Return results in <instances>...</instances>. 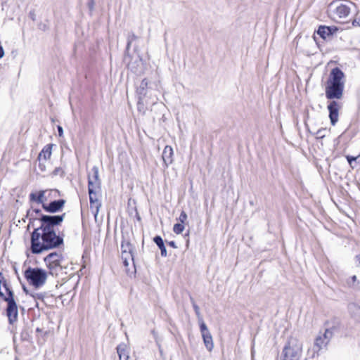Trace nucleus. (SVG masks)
Listing matches in <instances>:
<instances>
[{
  "mask_svg": "<svg viewBox=\"0 0 360 360\" xmlns=\"http://www.w3.org/2000/svg\"><path fill=\"white\" fill-rule=\"evenodd\" d=\"M150 82L148 79L144 78L141 82L139 87L136 89V94L138 97L141 98H146L150 90L149 86Z\"/></svg>",
  "mask_w": 360,
  "mask_h": 360,
  "instance_id": "obj_17",
  "label": "nucleus"
},
{
  "mask_svg": "<svg viewBox=\"0 0 360 360\" xmlns=\"http://www.w3.org/2000/svg\"><path fill=\"white\" fill-rule=\"evenodd\" d=\"M46 294V292H32L30 296L32 297L34 300H39L44 302V297Z\"/></svg>",
  "mask_w": 360,
  "mask_h": 360,
  "instance_id": "obj_32",
  "label": "nucleus"
},
{
  "mask_svg": "<svg viewBox=\"0 0 360 360\" xmlns=\"http://www.w3.org/2000/svg\"><path fill=\"white\" fill-rule=\"evenodd\" d=\"M184 230V225L182 223H176L174 225L173 231L176 234H181Z\"/></svg>",
  "mask_w": 360,
  "mask_h": 360,
  "instance_id": "obj_29",
  "label": "nucleus"
},
{
  "mask_svg": "<svg viewBox=\"0 0 360 360\" xmlns=\"http://www.w3.org/2000/svg\"><path fill=\"white\" fill-rule=\"evenodd\" d=\"M128 233H124L122 231V241H121V250L122 255H129L131 257V261L133 262V264L135 266L134 262V249L135 247L133 244L131 243L129 238H127L128 236Z\"/></svg>",
  "mask_w": 360,
  "mask_h": 360,
  "instance_id": "obj_9",
  "label": "nucleus"
},
{
  "mask_svg": "<svg viewBox=\"0 0 360 360\" xmlns=\"http://www.w3.org/2000/svg\"><path fill=\"white\" fill-rule=\"evenodd\" d=\"M51 122H55V120L53 118H51Z\"/></svg>",
  "mask_w": 360,
  "mask_h": 360,
  "instance_id": "obj_55",
  "label": "nucleus"
},
{
  "mask_svg": "<svg viewBox=\"0 0 360 360\" xmlns=\"http://www.w3.org/2000/svg\"><path fill=\"white\" fill-rule=\"evenodd\" d=\"M0 299L6 303L16 302L14 291L2 272H0Z\"/></svg>",
  "mask_w": 360,
  "mask_h": 360,
  "instance_id": "obj_6",
  "label": "nucleus"
},
{
  "mask_svg": "<svg viewBox=\"0 0 360 360\" xmlns=\"http://www.w3.org/2000/svg\"><path fill=\"white\" fill-rule=\"evenodd\" d=\"M359 155H360V154Z\"/></svg>",
  "mask_w": 360,
  "mask_h": 360,
  "instance_id": "obj_59",
  "label": "nucleus"
},
{
  "mask_svg": "<svg viewBox=\"0 0 360 360\" xmlns=\"http://www.w3.org/2000/svg\"><path fill=\"white\" fill-rule=\"evenodd\" d=\"M153 241L160 249L161 256L162 257H166L167 256V251L162 238L159 235H156L153 238Z\"/></svg>",
  "mask_w": 360,
  "mask_h": 360,
  "instance_id": "obj_20",
  "label": "nucleus"
},
{
  "mask_svg": "<svg viewBox=\"0 0 360 360\" xmlns=\"http://www.w3.org/2000/svg\"><path fill=\"white\" fill-rule=\"evenodd\" d=\"M328 110V117L332 126H335L338 122L339 111L341 105L337 101H330L327 106Z\"/></svg>",
  "mask_w": 360,
  "mask_h": 360,
  "instance_id": "obj_11",
  "label": "nucleus"
},
{
  "mask_svg": "<svg viewBox=\"0 0 360 360\" xmlns=\"http://www.w3.org/2000/svg\"><path fill=\"white\" fill-rule=\"evenodd\" d=\"M199 328H200V333L202 335V338L205 346L209 352H211L213 349L214 343H213L212 336L210 332L209 331L206 323H202V324H200Z\"/></svg>",
  "mask_w": 360,
  "mask_h": 360,
  "instance_id": "obj_13",
  "label": "nucleus"
},
{
  "mask_svg": "<svg viewBox=\"0 0 360 360\" xmlns=\"http://www.w3.org/2000/svg\"><path fill=\"white\" fill-rule=\"evenodd\" d=\"M173 155L174 151L172 146H166L163 150L162 155V158L165 167H168L169 165L172 164L174 161Z\"/></svg>",
  "mask_w": 360,
  "mask_h": 360,
  "instance_id": "obj_18",
  "label": "nucleus"
},
{
  "mask_svg": "<svg viewBox=\"0 0 360 360\" xmlns=\"http://www.w3.org/2000/svg\"><path fill=\"white\" fill-rule=\"evenodd\" d=\"M134 210H135V212H136V219L139 221H141V216H140V214H139V212H138V210H137V209L136 207L134 208Z\"/></svg>",
  "mask_w": 360,
  "mask_h": 360,
  "instance_id": "obj_46",
  "label": "nucleus"
},
{
  "mask_svg": "<svg viewBox=\"0 0 360 360\" xmlns=\"http://www.w3.org/2000/svg\"><path fill=\"white\" fill-rule=\"evenodd\" d=\"M95 1L94 0H89L87 3V7L89 10L90 15H92V13L94 10Z\"/></svg>",
  "mask_w": 360,
  "mask_h": 360,
  "instance_id": "obj_35",
  "label": "nucleus"
},
{
  "mask_svg": "<svg viewBox=\"0 0 360 360\" xmlns=\"http://www.w3.org/2000/svg\"><path fill=\"white\" fill-rule=\"evenodd\" d=\"M30 209H31V212H32L36 215H38L37 219H38L39 221V219L41 215H46V214H43L41 212V210L39 208H30Z\"/></svg>",
  "mask_w": 360,
  "mask_h": 360,
  "instance_id": "obj_34",
  "label": "nucleus"
},
{
  "mask_svg": "<svg viewBox=\"0 0 360 360\" xmlns=\"http://www.w3.org/2000/svg\"><path fill=\"white\" fill-rule=\"evenodd\" d=\"M15 360H18V359L17 357H15Z\"/></svg>",
  "mask_w": 360,
  "mask_h": 360,
  "instance_id": "obj_58",
  "label": "nucleus"
},
{
  "mask_svg": "<svg viewBox=\"0 0 360 360\" xmlns=\"http://www.w3.org/2000/svg\"><path fill=\"white\" fill-rule=\"evenodd\" d=\"M57 130L58 133V136L62 137L63 136V129L60 125L57 126Z\"/></svg>",
  "mask_w": 360,
  "mask_h": 360,
  "instance_id": "obj_43",
  "label": "nucleus"
},
{
  "mask_svg": "<svg viewBox=\"0 0 360 360\" xmlns=\"http://www.w3.org/2000/svg\"><path fill=\"white\" fill-rule=\"evenodd\" d=\"M146 98H141L138 97V102H137V109L139 112H143L144 113L146 110V106L144 103V101Z\"/></svg>",
  "mask_w": 360,
  "mask_h": 360,
  "instance_id": "obj_31",
  "label": "nucleus"
},
{
  "mask_svg": "<svg viewBox=\"0 0 360 360\" xmlns=\"http://www.w3.org/2000/svg\"><path fill=\"white\" fill-rule=\"evenodd\" d=\"M338 30L339 27L335 25H319L316 33L326 40L327 37H333Z\"/></svg>",
  "mask_w": 360,
  "mask_h": 360,
  "instance_id": "obj_14",
  "label": "nucleus"
},
{
  "mask_svg": "<svg viewBox=\"0 0 360 360\" xmlns=\"http://www.w3.org/2000/svg\"><path fill=\"white\" fill-rule=\"evenodd\" d=\"M359 22L357 21L356 19H354L353 21H352V25L354 26H356V25H359Z\"/></svg>",
  "mask_w": 360,
  "mask_h": 360,
  "instance_id": "obj_49",
  "label": "nucleus"
},
{
  "mask_svg": "<svg viewBox=\"0 0 360 360\" xmlns=\"http://www.w3.org/2000/svg\"><path fill=\"white\" fill-rule=\"evenodd\" d=\"M25 217L28 218L29 221H32V219H33V221H38L37 217L31 212V209L27 210Z\"/></svg>",
  "mask_w": 360,
  "mask_h": 360,
  "instance_id": "obj_33",
  "label": "nucleus"
},
{
  "mask_svg": "<svg viewBox=\"0 0 360 360\" xmlns=\"http://www.w3.org/2000/svg\"><path fill=\"white\" fill-rule=\"evenodd\" d=\"M354 259H355V262L356 263V266L360 268V254L356 255Z\"/></svg>",
  "mask_w": 360,
  "mask_h": 360,
  "instance_id": "obj_44",
  "label": "nucleus"
},
{
  "mask_svg": "<svg viewBox=\"0 0 360 360\" xmlns=\"http://www.w3.org/2000/svg\"><path fill=\"white\" fill-rule=\"evenodd\" d=\"M66 217L62 214L41 215L40 225L30 233L29 250L33 255H40L51 250L60 248L64 245L65 233L58 231Z\"/></svg>",
  "mask_w": 360,
  "mask_h": 360,
  "instance_id": "obj_1",
  "label": "nucleus"
},
{
  "mask_svg": "<svg viewBox=\"0 0 360 360\" xmlns=\"http://www.w3.org/2000/svg\"><path fill=\"white\" fill-rule=\"evenodd\" d=\"M325 129H320L316 132V135L317 136V139H323L325 137Z\"/></svg>",
  "mask_w": 360,
  "mask_h": 360,
  "instance_id": "obj_38",
  "label": "nucleus"
},
{
  "mask_svg": "<svg viewBox=\"0 0 360 360\" xmlns=\"http://www.w3.org/2000/svg\"><path fill=\"white\" fill-rule=\"evenodd\" d=\"M30 15L32 17L34 16V14H32L31 12L30 13Z\"/></svg>",
  "mask_w": 360,
  "mask_h": 360,
  "instance_id": "obj_56",
  "label": "nucleus"
},
{
  "mask_svg": "<svg viewBox=\"0 0 360 360\" xmlns=\"http://www.w3.org/2000/svg\"><path fill=\"white\" fill-rule=\"evenodd\" d=\"M349 13L350 8L346 4H341L340 5L338 6L335 8V13L340 18L348 16Z\"/></svg>",
  "mask_w": 360,
  "mask_h": 360,
  "instance_id": "obj_22",
  "label": "nucleus"
},
{
  "mask_svg": "<svg viewBox=\"0 0 360 360\" xmlns=\"http://www.w3.org/2000/svg\"><path fill=\"white\" fill-rule=\"evenodd\" d=\"M20 309H21L22 311H24V310H25L24 307H21V306L20 307Z\"/></svg>",
  "mask_w": 360,
  "mask_h": 360,
  "instance_id": "obj_53",
  "label": "nucleus"
},
{
  "mask_svg": "<svg viewBox=\"0 0 360 360\" xmlns=\"http://www.w3.org/2000/svg\"><path fill=\"white\" fill-rule=\"evenodd\" d=\"M32 327L28 326V324L25 325L20 333L21 341L31 342L32 340Z\"/></svg>",
  "mask_w": 360,
  "mask_h": 360,
  "instance_id": "obj_21",
  "label": "nucleus"
},
{
  "mask_svg": "<svg viewBox=\"0 0 360 360\" xmlns=\"http://www.w3.org/2000/svg\"><path fill=\"white\" fill-rule=\"evenodd\" d=\"M63 260H59L58 259H56L54 260H51L49 262H44L46 263V267L49 270V274L53 276V275H58V271H62L63 267L61 265V262Z\"/></svg>",
  "mask_w": 360,
  "mask_h": 360,
  "instance_id": "obj_16",
  "label": "nucleus"
},
{
  "mask_svg": "<svg viewBox=\"0 0 360 360\" xmlns=\"http://www.w3.org/2000/svg\"><path fill=\"white\" fill-rule=\"evenodd\" d=\"M52 177L60 175V177L63 178L65 175V171L60 167H56L54 170L50 174Z\"/></svg>",
  "mask_w": 360,
  "mask_h": 360,
  "instance_id": "obj_28",
  "label": "nucleus"
},
{
  "mask_svg": "<svg viewBox=\"0 0 360 360\" xmlns=\"http://www.w3.org/2000/svg\"><path fill=\"white\" fill-rule=\"evenodd\" d=\"M297 340L290 338L285 343L282 351V360H300L302 345H297Z\"/></svg>",
  "mask_w": 360,
  "mask_h": 360,
  "instance_id": "obj_5",
  "label": "nucleus"
},
{
  "mask_svg": "<svg viewBox=\"0 0 360 360\" xmlns=\"http://www.w3.org/2000/svg\"><path fill=\"white\" fill-rule=\"evenodd\" d=\"M46 161L42 162L41 160L39 162V168L41 172H45L46 170Z\"/></svg>",
  "mask_w": 360,
  "mask_h": 360,
  "instance_id": "obj_39",
  "label": "nucleus"
},
{
  "mask_svg": "<svg viewBox=\"0 0 360 360\" xmlns=\"http://www.w3.org/2000/svg\"><path fill=\"white\" fill-rule=\"evenodd\" d=\"M357 186H358V188H359V190H360V183H359V182H358V183H357Z\"/></svg>",
  "mask_w": 360,
  "mask_h": 360,
  "instance_id": "obj_52",
  "label": "nucleus"
},
{
  "mask_svg": "<svg viewBox=\"0 0 360 360\" xmlns=\"http://www.w3.org/2000/svg\"><path fill=\"white\" fill-rule=\"evenodd\" d=\"M34 222L35 221H33V219H32V221H29L28 224H27V226L26 227V230L27 231H30V228H32V227L34 229L35 228L34 227V226H35Z\"/></svg>",
  "mask_w": 360,
  "mask_h": 360,
  "instance_id": "obj_41",
  "label": "nucleus"
},
{
  "mask_svg": "<svg viewBox=\"0 0 360 360\" xmlns=\"http://www.w3.org/2000/svg\"><path fill=\"white\" fill-rule=\"evenodd\" d=\"M24 277L30 285L34 288H39L45 284L48 273L39 267L28 266L24 271Z\"/></svg>",
  "mask_w": 360,
  "mask_h": 360,
  "instance_id": "obj_3",
  "label": "nucleus"
},
{
  "mask_svg": "<svg viewBox=\"0 0 360 360\" xmlns=\"http://www.w3.org/2000/svg\"><path fill=\"white\" fill-rule=\"evenodd\" d=\"M189 299H190L191 303L192 304V306H193V308L194 309L195 314V315L197 316V319H198V323H199V326H200V324H202V323H205V321L203 320V318H202V316L201 315L200 311V307L195 303V301L194 298L193 297V296L191 294H189Z\"/></svg>",
  "mask_w": 360,
  "mask_h": 360,
  "instance_id": "obj_23",
  "label": "nucleus"
},
{
  "mask_svg": "<svg viewBox=\"0 0 360 360\" xmlns=\"http://www.w3.org/2000/svg\"><path fill=\"white\" fill-rule=\"evenodd\" d=\"M123 62L134 74L143 73L144 62L141 54H131L129 51H124Z\"/></svg>",
  "mask_w": 360,
  "mask_h": 360,
  "instance_id": "obj_4",
  "label": "nucleus"
},
{
  "mask_svg": "<svg viewBox=\"0 0 360 360\" xmlns=\"http://www.w3.org/2000/svg\"><path fill=\"white\" fill-rule=\"evenodd\" d=\"M65 203L66 200L63 198L53 200L45 205L43 204V210L46 213L53 214L63 211Z\"/></svg>",
  "mask_w": 360,
  "mask_h": 360,
  "instance_id": "obj_10",
  "label": "nucleus"
},
{
  "mask_svg": "<svg viewBox=\"0 0 360 360\" xmlns=\"http://www.w3.org/2000/svg\"><path fill=\"white\" fill-rule=\"evenodd\" d=\"M101 181L99 179L98 167L94 166L91 172L88 174V193L89 195V202L91 209L96 208L94 213L95 217L97 216L99 209L101 207V202L96 198V190L100 189Z\"/></svg>",
  "mask_w": 360,
  "mask_h": 360,
  "instance_id": "obj_2",
  "label": "nucleus"
},
{
  "mask_svg": "<svg viewBox=\"0 0 360 360\" xmlns=\"http://www.w3.org/2000/svg\"><path fill=\"white\" fill-rule=\"evenodd\" d=\"M131 258L129 255H122V263H123V265L125 266V267H127L129 266V262H128V259Z\"/></svg>",
  "mask_w": 360,
  "mask_h": 360,
  "instance_id": "obj_37",
  "label": "nucleus"
},
{
  "mask_svg": "<svg viewBox=\"0 0 360 360\" xmlns=\"http://www.w3.org/2000/svg\"><path fill=\"white\" fill-rule=\"evenodd\" d=\"M331 335H332V332L329 329H326L323 334V337H324L323 339L324 340L328 339V341L330 338L331 337Z\"/></svg>",
  "mask_w": 360,
  "mask_h": 360,
  "instance_id": "obj_40",
  "label": "nucleus"
},
{
  "mask_svg": "<svg viewBox=\"0 0 360 360\" xmlns=\"http://www.w3.org/2000/svg\"><path fill=\"white\" fill-rule=\"evenodd\" d=\"M351 279L353 282H355L356 281V276L354 275L351 277Z\"/></svg>",
  "mask_w": 360,
  "mask_h": 360,
  "instance_id": "obj_50",
  "label": "nucleus"
},
{
  "mask_svg": "<svg viewBox=\"0 0 360 360\" xmlns=\"http://www.w3.org/2000/svg\"><path fill=\"white\" fill-rule=\"evenodd\" d=\"M187 214L184 211H181L178 219L180 221V223L184 224L185 221L187 220Z\"/></svg>",
  "mask_w": 360,
  "mask_h": 360,
  "instance_id": "obj_36",
  "label": "nucleus"
},
{
  "mask_svg": "<svg viewBox=\"0 0 360 360\" xmlns=\"http://www.w3.org/2000/svg\"><path fill=\"white\" fill-rule=\"evenodd\" d=\"M5 55L4 49L2 46L0 45V59L2 58Z\"/></svg>",
  "mask_w": 360,
  "mask_h": 360,
  "instance_id": "obj_47",
  "label": "nucleus"
},
{
  "mask_svg": "<svg viewBox=\"0 0 360 360\" xmlns=\"http://www.w3.org/2000/svg\"><path fill=\"white\" fill-rule=\"evenodd\" d=\"M139 39V37L134 34V32H131L127 35V41L125 51H129L131 44L134 41Z\"/></svg>",
  "mask_w": 360,
  "mask_h": 360,
  "instance_id": "obj_26",
  "label": "nucleus"
},
{
  "mask_svg": "<svg viewBox=\"0 0 360 360\" xmlns=\"http://www.w3.org/2000/svg\"><path fill=\"white\" fill-rule=\"evenodd\" d=\"M22 288L23 292L26 295H30V294H32V292H30V291L28 290V289L27 288V287L24 284H22Z\"/></svg>",
  "mask_w": 360,
  "mask_h": 360,
  "instance_id": "obj_45",
  "label": "nucleus"
},
{
  "mask_svg": "<svg viewBox=\"0 0 360 360\" xmlns=\"http://www.w3.org/2000/svg\"><path fill=\"white\" fill-rule=\"evenodd\" d=\"M344 88L343 86L326 83L325 94L326 98L331 101L341 99L343 96Z\"/></svg>",
  "mask_w": 360,
  "mask_h": 360,
  "instance_id": "obj_7",
  "label": "nucleus"
},
{
  "mask_svg": "<svg viewBox=\"0 0 360 360\" xmlns=\"http://www.w3.org/2000/svg\"><path fill=\"white\" fill-rule=\"evenodd\" d=\"M345 73L338 67L333 68L328 75L326 83L345 86Z\"/></svg>",
  "mask_w": 360,
  "mask_h": 360,
  "instance_id": "obj_8",
  "label": "nucleus"
},
{
  "mask_svg": "<svg viewBox=\"0 0 360 360\" xmlns=\"http://www.w3.org/2000/svg\"><path fill=\"white\" fill-rule=\"evenodd\" d=\"M13 342L15 343V336L13 337Z\"/></svg>",
  "mask_w": 360,
  "mask_h": 360,
  "instance_id": "obj_54",
  "label": "nucleus"
},
{
  "mask_svg": "<svg viewBox=\"0 0 360 360\" xmlns=\"http://www.w3.org/2000/svg\"><path fill=\"white\" fill-rule=\"evenodd\" d=\"M345 158L352 168H354V166H352L353 162L358 161L359 162H360V155H359L357 156H352V155H347L345 156Z\"/></svg>",
  "mask_w": 360,
  "mask_h": 360,
  "instance_id": "obj_30",
  "label": "nucleus"
},
{
  "mask_svg": "<svg viewBox=\"0 0 360 360\" xmlns=\"http://www.w3.org/2000/svg\"><path fill=\"white\" fill-rule=\"evenodd\" d=\"M41 331H42V329H41L40 328H37V329H36L37 333H41Z\"/></svg>",
  "mask_w": 360,
  "mask_h": 360,
  "instance_id": "obj_51",
  "label": "nucleus"
},
{
  "mask_svg": "<svg viewBox=\"0 0 360 360\" xmlns=\"http://www.w3.org/2000/svg\"><path fill=\"white\" fill-rule=\"evenodd\" d=\"M117 352L120 360H128L129 356L126 349L120 345L117 347Z\"/></svg>",
  "mask_w": 360,
  "mask_h": 360,
  "instance_id": "obj_27",
  "label": "nucleus"
},
{
  "mask_svg": "<svg viewBox=\"0 0 360 360\" xmlns=\"http://www.w3.org/2000/svg\"><path fill=\"white\" fill-rule=\"evenodd\" d=\"M56 259H58L59 260H63L64 257L61 253L54 251L49 253L45 257H44V262H49L51 260H54Z\"/></svg>",
  "mask_w": 360,
  "mask_h": 360,
  "instance_id": "obj_25",
  "label": "nucleus"
},
{
  "mask_svg": "<svg viewBox=\"0 0 360 360\" xmlns=\"http://www.w3.org/2000/svg\"><path fill=\"white\" fill-rule=\"evenodd\" d=\"M18 305L15 303H6L5 313L9 325L13 326L18 319Z\"/></svg>",
  "mask_w": 360,
  "mask_h": 360,
  "instance_id": "obj_12",
  "label": "nucleus"
},
{
  "mask_svg": "<svg viewBox=\"0 0 360 360\" xmlns=\"http://www.w3.org/2000/svg\"><path fill=\"white\" fill-rule=\"evenodd\" d=\"M53 146V144L49 143L46 145L42 148L41 151L39 153L37 157L38 162H40V160H41L42 158L44 161H46L48 159L51 158Z\"/></svg>",
  "mask_w": 360,
  "mask_h": 360,
  "instance_id": "obj_19",
  "label": "nucleus"
},
{
  "mask_svg": "<svg viewBox=\"0 0 360 360\" xmlns=\"http://www.w3.org/2000/svg\"><path fill=\"white\" fill-rule=\"evenodd\" d=\"M328 342H325V340L322 338L321 336H318L314 341L313 350L314 352H319L323 344L327 345Z\"/></svg>",
  "mask_w": 360,
  "mask_h": 360,
  "instance_id": "obj_24",
  "label": "nucleus"
},
{
  "mask_svg": "<svg viewBox=\"0 0 360 360\" xmlns=\"http://www.w3.org/2000/svg\"><path fill=\"white\" fill-rule=\"evenodd\" d=\"M166 243H167V244L169 246H170V247H172V248H174V249H176V248H178V247H177V245H176V243H175V241H174V240H171V241H166Z\"/></svg>",
  "mask_w": 360,
  "mask_h": 360,
  "instance_id": "obj_42",
  "label": "nucleus"
},
{
  "mask_svg": "<svg viewBox=\"0 0 360 360\" xmlns=\"http://www.w3.org/2000/svg\"><path fill=\"white\" fill-rule=\"evenodd\" d=\"M46 190H40L37 192H32L29 195V200L30 202L41 204L43 208V204L47 203V198L45 196Z\"/></svg>",
  "mask_w": 360,
  "mask_h": 360,
  "instance_id": "obj_15",
  "label": "nucleus"
},
{
  "mask_svg": "<svg viewBox=\"0 0 360 360\" xmlns=\"http://www.w3.org/2000/svg\"><path fill=\"white\" fill-rule=\"evenodd\" d=\"M143 245H144V241L143 240L142 241V248H143Z\"/></svg>",
  "mask_w": 360,
  "mask_h": 360,
  "instance_id": "obj_57",
  "label": "nucleus"
},
{
  "mask_svg": "<svg viewBox=\"0 0 360 360\" xmlns=\"http://www.w3.org/2000/svg\"><path fill=\"white\" fill-rule=\"evenodd\" d=\"M132 54H140L139 46L137 45H135L134 47V51Z\"/></svg>",
  "mask_w": 360,
  "mask_h": 360,
  "instance_id": "obj_48",
  "label": "nucleus"
}]
</instances>
